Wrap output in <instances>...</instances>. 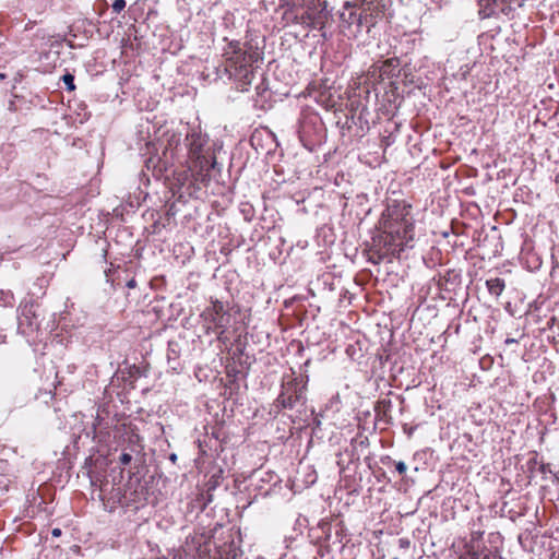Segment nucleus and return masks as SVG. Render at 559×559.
Segmentation results:
<instances>
[{"label":"nucleus","mask_w":559,"mask_h":559,"mask_svg":"<svg viewBox=\"0 0 559 559\" xmlns=\"http://www.w3.org/2000/svg\"><path fill=\"white\" fill-rule=\"evenodd\" d=\"M225 73L239 92H247L255 78V63L261 53L258 47L248 41L229 40L222 53Z\"/></svg>","instance_id":"f257e3e1"},{"label":"nucleus","mask_w":559,"mask_h":559,"mask_svg":"<svg viewBox=\"0 0 559 559\" xmlns=\"http://www.w3.org/2000/svg\"><path fill=\"white\" fill-rule=\"evenodd\" d=\"M185 146L188 151V164L191 171V183L193 190L207 187L211 182V169H214L217 162L214 153L209 146V138L200 129L191 128L185 138Z\"/></svg>","instance_id":"f03ea898"},{"label":"nucleus","mask_w":559,"mask_h":559,"mask_svg":"<svg viewBox=\"0 0 559 559\" xmlns=\"http://www.w3.org/2000/svg\"><path fill=\"white\" fill-rule=\"evenodd\" d=\"M383 241L389 251H402L414 239V224L409 206L395 204L389 206L382 217Z\"/></svg>","instance_id":"7ed1b4c3"},{"label":"nucleus","mask_w":559,"mask_h":559,"mask_svg":"<svg viewBox=\"0 0 559 559\" xmlns=\"http://www.w3.org/2000/svg\"><path fill=\"white\" fill-rule=\"evenodd\" d=\"M180 559H241V554L233 543L213 545L212 537L204 532H193L181 546Z\"/></svg>","instance_id":"20e7f679"},{"label":"nucleus","mask_w":559,"mask_h":559,"mask_svg":"<svg viewBox=\"0 0 559 559\" xmlns=\"http://www.w3.org/2000/svg\"><path fill=\"white\" fill-rule=\"evenodd\" d=\"M205 334L214 333L217 335L218 341L225 342L228 340L227 330L230 324L231 316L225 309L224 304L218 299L211 298L210 305L201 312Z\"/></svg>","instance_id":"39448f33"},{"label":"nucleus","mask_w":559,"mask_h":559,"mask_svg":"<svg viewBox=\"0 0 559 559\" xmlns=\"http://www.w3.org/2000/svg\"><path fill=\"white\" fill-rule=\"evenodd\" d=\"M17 331L20 334L36 342L40 334L41 313L40 306L35 300L24 301L19 307Z\"/></svg>","instance_id":"423d86ee"},{"label":"nucleus","mask_w":559,"mask_h":559,"mask_svg":"<svg viewBox=\"0 0 559 559\" xmlns=\"http://www.w3.org/2000/svg\"><path fill=\"white\" fill-rule=\"evenodd\" d=\"M459 559H496V556L484 547L480 536L473 535L471 542L465 545V552Z\"/></svg>","instance_id":"0eeeda50"},{"label":"nucleus","mask_w":559,"mask_h":559,"mask_svg":"<svg viewBox=\"0 0 559 559\" xmlns=\"http://www.w3.org/2000/svg\"><path fill=\"white\" fill-rule=\"evenodd\" d=\"M115 438L120 441V439L123 440V442H127L128 447L131 449V451H136L134 449V445L139 447V450H141L143 447L141 445V437L135 431L134 428H132L130 425H119L115 427Z\"/></svg>","instance_id":"6e6552de"},{"label":"nucleus","mask_w":559,"mask_h":559,"mask_svg":"<svg viewBox=\"0 0 559 559\" xmlns=\"http://www.w3.org/2000/svg\"><path fill=\"white\" fill-rule=\"evenodd\" d=\"M179 144L180 136L177 134H173L168 140V144L163 153L165 159L159 158L158 165L156 166L159 173L166 171L170 166L174 165V162L176 159V148L179 146Z\"/></svg>","instance_id":"1a4fd4ad"},{"label":"nucleus","mask_w":559,"mask_h":559,"mask_svg":"<svg viewBox=\"0 0 559 559\" xmlns=\"http://www.w3.org/2000/svg\"><path fill=\"white\" fill-rule=\"evenodd\" d=\"M486 285L489 293L496 297L500 296L504 289V281L499 277L488 280Z\"/></svg>","instance_id":"9d476101"},{"label":"nucleus","mask_w":559,"mask_h":559,"mask_svg":"<svg viewBox=\"0 0 559 559\" xmlns=\"http://www.w3.org/2000/svg\"><path fill=\"white\" fill-rule=\"evenodd\" d=\"M15 298L11 290H0V306L1 307H12L14 305Z\"/></svg>","instance_id":"9b49d317"},{"label":"nucleus","mask_w":559,"mask_h":559,"mask_svg":"<svg viewBox=\"0 0 559 559\" xmlns=\"http://www.w3.org/2000/svg\"><path fill=\"white\" fill-rule=\"evenodd\" d=\"M189 177H191V171L189 169L182 170L175 175V179H176L177 183L179 185V187H183L186 185V182L188 181Z\"/></svg>","instance_id":"f8f14e48"},{"label":"nucleus","mask_w":559,"mask_h":559,"mask_svg":"<svg viewBox=\"0 0 559 559\" xmlns=\"http://www.w3.org/2000/svg\"><path fill=\"white\" fill-rule=\"evenodd\" d=\"M62 81L66 84L68 91L72 92L75 90L74 76L71 73H66L62 76Z\"/></svg>","instance_id":"ddd939ff"},{"label":"nucleus","mask_w":559,"mask_h":559,"mask_svg":"<svg viewBox=\"0 0 559 559\" xmlns=\"http://www.w3.org/2000/svg\"><path fill=\"white\" fill-rule=\"evenodd\" d=\"M126 0H114L112 10L115 13H120L126 8Z\"/></svg>","instance_id":"4468645a"},{"label":"nucleus","mask_w":559,"mask_h":559,"mask_svg":"<svg viewBox=\"0 0 559 559\" xmlns=\"http://www.w3.org/2000/svg\"><path fill=\"white\" fill-rule=\"evenodd\" d=\"M269 90L270 87L265 79H263L262 82L257 86V93L261 96H263V94Z\"/></svg>","instance_id":"2eb2a0df"},{"label":"nucleus","mask_w":559,"mask_h":559,"mask_svg":"<svg viewBox=\"0 0 559 559\" xmlns=\"http://www.w3.org/2000/svg\"><path fill=\"white\" fill-rule=\"evenodd\" d=\"M131 461H132V456H131V454L126 453V452H123V453L120 455V457H119V462H120V464H121V465H123V466L129 465V464L131 463Z\"/></svg>","instance_id":"dca6fc26"},{"label":"nucleus","mask_w":559,"mask_h":559,"mask_svg":"<svg viewBox=\"0 0 559 559\" xmlns=\"http://www.w3.org/2000/svg\"><path fill=\"white\" fill-rule=\"evenodd\" d=\"M395 468L399 472V474L403 475L406 472L407 466L404 462L400 461L395 464Z\"/></svg>","instance_id":"f3484780"},{"label":"nucleus","mask_w":559,"mask_h":559,"mask_svg":"<svg viewBox=\"0 0 559 559\" xmlns=\"http://www.w3.org/2000/svg\"><path fill=\"white\" fill-rule=\"evenodd\" d=\"M61 533H62V532H61V530H60V528H58V527H56V528H53V530L51 531V534H52V536H55V537H59V536H61Z\"/></svg>","instance_id":"a211bd4d"},{"label":"nucleus","mask_w":559,"mask_h":559,"mask_svg":"<svg viewBox=\"0 0 559 559\" xmlns=\"http://www.w3.org/2000/svg\"><path fill=\"white\" fill-rule=\"evenodd\" d=\"M136 286V282L134 278H131L128 283H127V287L128 288H134Z\"/></svg>","instance_id":"6ab92c4d"},{"label":"nucleus","mask_w":559,"mask_h":559,"mask_svg":"<svg viewBox=\"0 0 559 559\" xmlns=\"http://www.w3.org/2000/svg\"><path fill=\"white\" fill-rule=\"evenodd\" d=\"M170 459H171L173 461H175V460H176V455H175V454H171Z\"/></svg>","instance_id":"aec40b11"}]
</instances>
